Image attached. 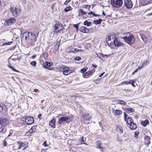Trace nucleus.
<instances>
[{"mask_svg":"<svg viewBox=\"0 0 152 152\" xmlns=\"http://www.w3.org/2000/svg\"><path fill=\"white\" fill-rule=\"evenodd\" d=\"M23 35L25 36V40L28 44L29 46H34L36 41V37L34 33L26 32L23 34Z\"/></svg>","mask_w":152,"mask_h":152,"instance_id":"obj_1","label":"nucleus"},{"mask_svg":"<svg viewBox=\"0 0 152 152\" xmlns=\"http://www.w3.org/2000/svg\"><path fill=\"white\" fill-rule=\"evenodd\" d=\"M124 41L129 44H132L134 42V38L133 35L130 33H128L124 37Z\"/></svg>","mask_w":152,"mask_h":152,"instance_id":"obj_2","label":"nucleus"},{"mask_svg":"<svg viewBox=\"0 0 152 152\" xmlns=\"http://www.w3.org/2000/svg\"><path fill=\"white\" fill-rule=\"evenodd\" d=\"M111 4L114 7H121L123 3V0H111Z\"/></svg>","mask_w":152,"mask_h":152,"instance_id":"obj_3","label":"nucleus"},{"mask_svg":"<svg viewBox=\"0 0 152 152\" xmlns=\"http://www.w3.org/2000/svg\"><path fill=\"white\" fill-rule=\"evenodd\" d=\"M122 39V37H118L113 40V43L114 45L116 46H122L123 43L121 41V39Z\"/></svg>","mask_w":152,"mask_h":152,"instance_id":"obj_4","label":"nucleus"},{"mask_svg":"<svg viewBox=\"0 0 152 152\" xmlns=\"http://www.w3.org/2000/svg\"><path fill=\"white\" fill-rule=\"evenodd\" d=\"M64 28L63 25L60 24H56L54 27V32L58 33L62 30Z\"/></svg>","mask_w":152,"mask_h":152,"instance_id":"obj_5","label":"nucleus"},{"mask_svg":"<svg viewBox=\"0 0 152 152\" xmlns=\"http://www.w3.org/2000/svg\"><path fill=\"white\" fill-rule=\"evenodd\" d=\"M10 11L12 13L13 15L15 17H17L20 12V10L15 7H11Z\"/></svg>","mask_w":152,"mask_h":152,"instance_id":"obj_6","label":"nucleus"},{"mask_svg":"<svg viewBox=\"0 0 152 152\" xmlns=\"http://www.w3.org/2000/svg\"><path fill=\"white\" fill-rule=\"evenodd\" d=\"M71 121L70 117L67 116L63 117L60 118L59 119L58 123L61 124L62 122L64 121H66V122H69Z\"/></svg>","mask_w":152,"mask_h":152,"instance_id":"obj_7","label":"nucleus"},{"mask_svg":"<svg viewBox=\"0 0 152 152\" xmlns=\"http://www.w3.org/2000/svg\"><path fill=\"white\" fill-rule=\"evenodd\" d=\"M124 5L128 9L132 8L133 4L131 0H124Z\"/></svg>","mask_w":152,"mask_h":152,"instance_id":"obj_8","label":"nucleus"},{"mask_svg":"<svg viewBox=\"0 0 152 152\" xmlns=\"http://www.w3.org/2000/svg\"><path fill=\"white\" fill-rule=\"evenodd\" d=\"M16 22V20L14 18H11L7 19L5 22L4 24L9 26L14 24Z\"/></svg>","mask_w":152,"mask_h":152,"instance_id":"obj_9","label":"nucleus"},{"mask_svg":"<svg viewBox=\"0 0 152 152\" xmlns=\"http://www.w3.org/2000/svg\"><path fill=\"white\" fill-rule=\"evenodd\" d=\"M0 132H1L3 131L4 128V126H3L2 124L4 125V123H6L8 121L7 119L5 118H0Z\"/></svg>","mask_w":152,"mask_h":152,"instance_id":"obj_10","label":"nucleus"},{"mask_svg":"<svg viewBox=\"0 0 152 152\" xmlns=\"http://www.w3.org/2000/svg\"><path fill=\"white\" fill-rule=\"evenodd\" d=\"M34 118L32 117H28L25 118V122L27 124H31L33 123Z\"/></svg>","mask_w":152,"mask_h":152,"instance_id":"obj_11","label":"nucleus"},{"mask_svg":"<svg viewBox=\"0 0 152 152\" xmlns=\"http://www.w3.org/2000/svg\"><path fill=\"white\" fill-rule=\"evenodd\" d=\"M96 148L100 149L101 151H102L104 149V148L102 145L101 141L98 140L96 142Z\"/></svg>","mask_w":152,"mask_h":152,"instance_id":"obj_12","label":"nucleus"},{"mask_svg":"<svg viewBox=\"0 0 152 152\" xmlns=\"http://www.w3.org/2000/svg\"><path fill=\"white\" fill-rule=\"evenodd\" d=\"M113 113L115 115H121L122 113V111L118 110H115L113 108L112 110Z\"/></svg>","mask_w":152,"mask_h":152,"instance_id":"obj_13","label":"nucleus"},{"mask_svg":"<svg viewBox=\"0 0 152 152\" xmlns=\"http://www.w3.org/2000/svg\"><path fill=\"white\" fill-rule=\"evenodd\" d=\"M79 31L81 32L84 33H88L89 31L88 29L87 28L84 26H81L80 28Z\"/></svg>","mask_w":152,"mask_h":152,"instance_id":"obj_14","label":"nucleus"},{"mask_svg":"<svg viewBox=\"0 0 152 152\" xmlns=\"http://www.w3.org/2000/svg\"><path fill=\"white\" fill-rule=\"evenodd\" d=\"M82 116L86 120L90 121L91 119V117L89 115V114L86 113H82Z\"/></svg>","mask_w":152,"mask_h":152,"instance_id":"obj_15","label":"nucleus"},{"mask_svg":"<svg viewBox=\"0 0 152 152\" xmlns=\"http://www.w3.org/2000/svg\"><path fill=\"white\" fill-rule=\"evenodd\" d=\"M10 62L14 64L19 63V61L18 58H14L12 56L10 57Z\"/></svg>","mask_w":152,"mask_h":152,"instance_id":"obj_16","label":"nucleus"},{"mask_svg":"<svg viewBox=\"0 0 152 152\" xmlns=\"http://www.w3.org/2000/svg\"><path fill=\"white\" fill-rule=\"evenodd\" d=\"M94 68L91 71H89L87 72L86 73L84 74V76H83L84 77L87 78L88 77L90 74L93 73L95 71V70H94Z\"/></svg>","mask_w":152,"mask_h":152,"instance_id":"obj_17","label":"nucleus"},{"mask_svg":"<svg viewBox=\"0 0 152 152\" xmlns=\"http://www.w3.org/2000/svg\"><path fill=\"white\" fill-rule=\"evenodd\" d=\"M56 122V119L53 118L50 122L49 125L52 126L53 128L55 127V123Z\"/></svg>","mask_w":152,"mask_h":152,"instance_id":"obj_18","label":"nucleus"},{"mask_svg":"<svg viewBox=\"0 0 152 152\" xmlns=\"http://www.w3.org/2000/svg\"><path fill=\"white\" fill-rule=\"evenodd\" d=\"M129 126L131 129L134 130L137 128V125L136 124L134 123H131L129 125Z\"/></svg>","mask_w":152,"mask_h":152,"instance_id":"obj_19","label":"nucleus"},{"mask_svg":"<svg viewBox=\"0 0 152 152\" xmlns=\"http://www.w3.org/2000/svg\"><path fill=\"white\" fill-rule=\"evenodd\" d=\"M36 126H33L29 130V132L30 133H33L36 130Z\"/></svg>","mask_w":152,"mask_h":152,"instance_id":"obj_20","label":"nucleus"},{"mask_svg":"<svg viewBox=\"0 0 152 152\" xmlns=\"http://www.w3.org/2000/svg\"><path fill=\"white\" fill-rule=\"evenodd\" d=\"M149 123V122L148 119H146L144 121H141V124L144 127H145Z\"/></svg>","mask_w":152,"mask_h":152,"instance_id":"obj_21","label":"nucleus"},{"mask_svg":"<svg viewBox=\"0 0 152 152\" xmlns=\"http://www.w3.org/2000/svg\"><path fill=\"white\" fill-rule=\"evenodd\" d=\"M48 56V54L47 53L45 52L42 53V54L40 56V58H41L43 57L44 59L46 60Z\"/></svg>","mask_w":152,"mask_h":152,"instance_id":"obj_22","label":"nucleus"},{"mask_svg":"<svg viewBox=\"0 0 152 152\" xmlns=\"http://www.w3.org/2000/svg\"><path fill=\"white\" fill-rule=\"evenodd\" d=\"M63 73L64 75H66L70 74L71 71L69 70V68H68L67 69L64 70Z\"/></svg>","mask_w":152,"mask_h":152,"instance_id":"obj_23","label":"nucleus"},{"mask_svg":"<svg viewBox=\"0 0 152 152\" xmlns=\"http://www.w3.org/2000/svg\"><path fill=\"white\" fill-rule=\"evenodd\" d=\"M115 34H113L112 35H111L109 36L107 38L106 40H114V38H115Z\"/></svg>","mask_w":152,"mask_h":152,"instance_id":"obj_24","label":"nucleus"},{"mask_svg":"<svg viewBox=\"0 0 152 152\" xmlns=\"http://www.w3.org/2000/svg\"><path fill=\"white\" fill-rule=\"evenodd\" d=\"M102 20L100 19L99 20H94L93 23L96 24H99L101 23Z\"/></svg>","mask_w":152,"mask_h":152,"instance_id":"obj_25","label":"nucleus"},{"mask_svg":"<svg viewBox=\"0 0 152 152\" xmlns=\"http://www.w3.org/2000/svg\"><path fill=\"white\" fill-rule=\"evenodd\" d=\"M127 124L129 125L131 123H133V120L131 117H129L127 118V121H126Z\"/></svg>","mask_w":152,"mask_h":152,"instance_id":"obj_26","label":"nucleus"},{"mask_svg":"<svg viewBox=\"0 0 152 152\" xmlns=\"http://www.w3.org/2000/svg\"><path fill=\"white\" fill-rule=\"evenodd\" d=\"M126 111L128 113H130L134 111V110L132 108H126L125 109Z\"/></svg>","mask_w":152,"mask_h":152,"instance_id":"obj_27","label":"nucleus"},{"mask_svg":"<svg viewBox=\"0 0 152 152\" xmlns=\"http://www.w3.org/2000/svg\"><path fill=\"white\" fill-rule=\"evenodd\" d=\"M79 14L81 15H84L87 14V12H84L83 10L80 9L78 11Z\"/></svg>","mask_w":152,"mask_h":152,"instance_id":"obj_28","label":"nucleus"},{"mask_svg":"<svg viewBox=\"0 0 152 152\" xmlns=\"http://www.w3.org/2000/svg\"><path fill=\"white\" fill-rule=\"evenodd\" d=\"M116 131L119 132L120 134H122L123 132V130L121 127L118 126L116 129Z\"/></svg>","mask_w":152,"mask_h":152,"instance_id":"obj_29","label":"nucleus"},{"mask_svg":"<svg viewBox=\"0 0 152 152\" xmlns=\"http://www.w3.org/2000/svg\"><path fill=\"white\" fill-rule=\"evenodd\" d=\"M83 24L85 26H89L91 25L92 23L91 22H88L87 20H86L84 22Z\"/></svg>","mask_w":152,"mask_h":152,"instance_id":"obj_30","label":"nucleus"},{"mask_svg":"<svg viewBox=\"0 0 152 152\" xmlns=\"http://www.w3.org/2000/svg\"><path fill=\"white\" fill-rule=\"evenodd\" d=\"M45 65L44 66V67L45 68H47L48 67L51 66V63L50 62H48L47 61H45Z\"/></svg>","mask_w":152,"mask_h":152,"instance_id":"obj_31","label":"nucleus"},{"mask_svg":"<svg viewBox=\"0 0 152 152\" xmlns=\"http://www.w3.org/2000/svg\"><path fill=\"white\" fill-rule=\"evenodd\" d=\"M142 39L144 42H146L147 41V38L144 35H140Z\"/></svg>","mask_w":152,"mask_h":152,"instance_id":"obj_32","label":"nucleus"},{"mask_svg":"<svg viewBox=\"0 0 152 152\" xmlns=\"http://www.w3.org/2000/svg\"><path fill=\"white\" fill-rule=\"evenodd\" d=\"M118 102L119 103L122 105H125L126 104V103L125 102L122 100H118L117 102Z\"/></svg>","mask_w":152,"mask_h":152,"instance_id":"obj_33","label":"nucleus"},{"mask_svg":"<svg viewBox=\"0 0 152 152\" xmlns=\"http://www.w3.org/2000/svg\"><path fill=\"white\" fill-rule=\"evenodd\" d=\"M72 8L70 6L67 7L65 9H64V11L66 12H68L69 11L71 10L72 9Z\"/></svg>","mask_w":152,"mask_h":152,"instance_id":"obj_34","label":"nucleus"},{"mask_svg":"<svg viewBox=\"0 0 152 152\" xmlns=\"http://www.w3.org/2000/svg\"><path fill=\"white\" fill-rule=\"evenodd\" d=\"M25 146V145L23 142H21L18 148V149H20L22 147H24Z\"/></svg>","mask_w":152,"mask_h":152,"instance_id":"obj_35","label":"nucleus"},{"mask_svg":"<svg viewBox=\"0 0 152 152\" xmlns=\"http://www.w3.org/2000/svg\"><path fill=\"white\" fill-rule=\"evenodd\" d=\"M72 52L73 53H74V52H83V50H79L77 48H75L74 49V50H72Z\"/></svg>","mask_w":152,"mask_h":152,"instance_id":"obj_36","label":"nucleus"},{"mask_svg":"<svg viewBox=\"0 0 152 152\" xmlns=\"http://www.w3.org/2000/svg\"><path fill=\"white\" fill-rule=\"evenodd\" d=\"M132 83H135V81L134 80H130L129 81H125L124 83L126 85H127L128 84H130Z\"/></svg>","mask_w":152,"mask_h":152,"instance_id":"obj_37","label":"nucleus"},{"mask_svg":"<svg viewBox=\"0 0 152 152\" xmlns=\"http://www.w3.org/2000/svg\"><path fill=\"white\" fill-rule=\"evenodd\" d=\"M91 15H94V16H95V17H96V16H98L99 15H97V14H94L92 11H91V12H89L88 13V15L89 16H91Z\"/></svg>","mask_w":152,"mask_h":152,"instance_id":"obj_38","label":"nucleus"},{"mask_svg":"<svg viewBox=\"0 0 152 152\" xmlns=\"http://www.w3.org/2000/svg\"><path fill=\"white\" fill-rule=\"evenodd\" d=\"M84 137H81L80 138V144H86L85 143L84 141L83 140Z\"/></svg>","mask_w":152,"mask_h":152,"instance_id":"obj_39","label":"nucleus"},{"mask_svg":"<svg viewBox=\"0 0 152 152\" xmlns=\"http://www.w3.org/2000/svg\"><path fill=\"white\" fill-rule=\"evenodd\" d=\"M145 139L147 141H150L151 138L149 136L146 135L145 137Z\"/></svg>","mask_w":152,"mask_h":152,"instance_id":"obj_40","label":"nucleus"},{"mask_svg":"<svg viewBox=\"0 0 152 152\" xmlns=\"http://www.w3.org/2000/svg\"><path fill=\"white\" fill-rule=\"evenodd\" d=\"M37 63L36 61H33L30 63V64L33 66H35L36 65Z\"/></svg>","mask_w":152,"mask_h":152,"instance_id":"obj_41","label":"nucleus"},{"mask_svg":"<svg viewBox=\"0 0 152 152\" xmlns=\"http://www.w3.org/2000/svg\"><path fill=\"white\" fill-rule=\"evenodd\" d=\"M87 67H85L83 69H81L80 71L81 73H84L87 70Z\"/></svg>","mask_w":152,"mask_h":152,"instance_id":"obj_42","label":"nucleus"},{"mask_svg":"<svg viewBox=\"0 0 152 152\" xmlns=\"http://www.w3.org/2000/svg\"><path fill=\"white\" fill-rule=\"evenodd\" d=\"M107 41L108 44V45L109 46V45L110 46L111 45H112L113 43V41H112V40L111 41V40H107Z\"/></svg>","mask_w":152,"mask_h":152,"instance_id":"obj_43","label":"nucleus"},{"mask_svg":"<svg viewBox=\"0 0 152 152\" xmlns=\"http://www.w3.org/2000/svg\"><path fill=\"white\" fill-rule=\"evenodd\" d=\"M12 42H7L4 43L2 45V46H4L6 45H10L12 44Z\"/></svg>","mask_w":152,"mask_h":152,"instance_id":"obj_44","label":"nucleus"},{"mask_svg":"<svg viewBox=\"0 0 152 152\" xmlns=\"http://www.w3.org/2000/svg\"><path fill=\"white\" fill-rule=\"evenodd\" d=\"M81 59V58L79 56H77L76 57L74 58V60L76 61H80V60Z\"/></svg>","mask_w":152,"mask_h":152,"instance_id":"obj_45","label":"nucleus"},{"mask_svg":"<svg viewBox=\"0 0 152 152\" xmlns=\"http://www.w3.org/2000/svg\"><path fill=\"white\" fill-rule=\"evenodd\" d=\"M139 134V132L138 131L134 133V137H137L138 136Z\"/></svg>","mask_w":152,"mask_h":152,"instance_id":"obj_46","label":"nucleus"},{"mask_svg":"<svg viewBox=\"0 0 152 152\" xmlns=\"http://www.w3.org/2000/svg\"><path fill=\"white\" fill-rule=\"evenodd\" d=\"M124 114L125 121H126V118L127 116V114L126 113L124 112Z\"/></svg>","mask_w":152,"mask_h":152,"instance_id":"obj_47","label":"nucleus"},{"mask_svg":"<svg viewBox=\"0 0 152 152\" xmlns=\"http://www.w3.org/2000/svg\"><path fill=\"white\" fill-rule=\"evenodd\" d=\"M84 7L85 8L87 9L88 8V9H89L90 8L91 6L89 5H85L84 6Z\"/></svg>","mask_w":152,"mask_h":152,"instance_id":"obj_48","label":"nucleus"},{"mask_svg":"<svg viewBox=\"0 0 152 152\" xmlns=\"http://www.w3.org/2000/svg\"><path fill=\"white\" fill-rule=\"evenodd\" d=\"M79 24H80V23H79L77 24H73V26H74L76 28H78V27L79 26Z\"/></svg>","mask_w":152,"mask_h":152,"instance_id":"obj_49","label":"nucleus"},{"mask_svg":"<svg viewBox=\"0 0 152 152\" xmlns=\"http://www.w3.org/2000/svg\"><path fill=\"white\" fill-rule=\"evenodd\" d=\"M99 55H101L102 57H107L108 56V55H107L103 54L101 53H99Z\"/></svg>","mask_w":152,"mask_h":152,"instance_id":"obj_50","label":"nucleus"},{"mask_svg":"<svg viewBox=\"0 0 152 152\" xmlns=\"http://www.w3.org/2000/svg\"><path fill=\"white\" fill-rule=\"evenodd\" d=\"M71 0H66L64 4L65 5H66L68 3H69Z\"/></svg>","mask_w":152,"mask_h":152,"instance_id":"obj_51","label":"nucleus"},{"mask_svg":"<svg viewBox=\"0 0 152 152\" xmlns=\"http://www.w3.org/2000/svg\"><path fill=\"white\" fill-rule=\"evenodd\" d=\"M43 145L45 147L48 146L46 141H45L43 144Z\"/></svg>","mask_w":152,"mask_h":152,"instance_id":"obj_52","label":"nucleus"},{"mask_svg":"<svg viewBox=\"0 0 152 152\" xmlns=\"http://www.w3.org/2000/svg\"><path fill=\"white\" fill-rule=\"evenodd\" d=\"M7 145V142L5 140H4L3 142V145L4 146H6Z\"/></svg>","mask_w":152,"mask_h":152,"instance_id":"obj_53","label":"nucleus"},{"mask_svg":"<svg viewBox=\"0 0 152 152\" xmlns=\"http://www.w3.org/2000/svg\"><path fill=\"white\" fill-rule=\"evenodd\" d=\"M3 109L2 107L0 104V113H1L3 111Z\"/></svg>","mask_w":152,"mask_h":152,"instance_id":"obj_54","label":"nucleus"},{"mask_svg":"<svg viewBox=\"0 0 152 152\" xmlns=\"http://www.w3.org/2000/svg\"><path fill=\"white\" fill-rule=\"evenodd\" d=\"M147 142H146V144L147 145V146H148L151 143V142L150 141H147Z\"/></svg>","mask_w":152,"mask_h":152,"instance_id":"obj_55","label":"nucleus"},{"mask_svg":"<svg viewBox=\"0 0 152 152\" xmlns=\"http://www.w3.org/2000/svg\"><path fill=\"white\" fill-rule=\"evenodd\" d=\"M36 56H37V55H33V56L31 57V58H32V59H34V58H36Z\"/></svg>","mask_w":152,"mask_h":152,"instance_id":"obj_56","label":"nucleus"},{"mask_svg":"<svg viewBox=\"0 0 152 152\" xmlns=\"http://www.w3.org/2000/svg\"><path fill=\"white\" fill-rule=\"evenodd\" d=\"M104 72H103V73H101V74H100L99 75V77H101L104 74Z\"/></svg>","mask_w":152,"mask_h":152,"instance_id":"obj_57","label":"nucleus"},{"mask_svg":"<svg viewBox=\"0 0 152 152\" xmlns=\"http://www.w3.org/2000/svg\"><path fill=\"white\" fill-rule=\"evenodd\" d=\"M134 83H131L132 84V85L134 87H135V85L134 84Z\"/></svg>","mask_w":152,"mask_h":152,"instance_id":"obj_58","label":"nucleus"},{"mask_svg":"<svg viewBox=\"0 0 152 152\" xmlns=\"http://www.w3.org/2000/svg\"><path fill=\"white\" fill-rule=\"evenodd\" d=\"M97 56L98 57H99V58H102V56L101 55H99V54H97Z\"/></svg>","mask_w":152,"mask_h":152,"instance_id":"obj_59","label":"nucleus"},{"mask_svg":"<svg viewBox=\"0 0 152 152\" xmlns=\"http://www.w3.org/2000/svg\"><path fill=\"white\" fill-rule=\"evenodd\" d=\"M137 71V69L135 70L132 73V75H133Z\"/></svg>","mask_w":152,"mask_h":152,"instance_id":"obj_60","label":"nucleus"},{"mask_svg":"<svg viewBox=\"0 0 152 152\" xmlns=\"http://www.w3.org/2000/svg\"><path fill=\"white\" fill-rule=\"evenodd\" d=\"M42 115L41 114H39L38 115V117L39 118H41V117L42 116Z\"/></svg>","mask_w":152,"mask_h":152,"instance_id":"obj_61","label":"nucleus"},{"mask_svg":"<svg viewBox=\"0 0 152 152\" xmlns=\"http://www.w3.org/2000/svg\"><path fill=\"white\" fill-rule=\"evenodd\" d=\"M38 90L37 89H35L34 90V92H37L38 91Z\"/></svg>","mask_w":152,"mask_h":152,"instance_id":"obj_62","label":"nucleus"},{"mask_svg":"<svg viewBox=\"0 0 152 152\" xmlns=\"http://www.w3.org/2000/svg\"><path fill=\"white\" fill-rule=\"evenodd\" d=\"M21 142L20 141H18L17 142V144L18 145H20Z\"/></svg>","mask_w":152,"mask_h":152,"instance_id":"obj_63","label":"nucleus"},{"mask_svg":"<svg viewBox=\"0 0 152 152\" xmlns=\"http://www.w3.org/2000/svg\"><path fill=\"white\" fill-rule=\"evenodd\" d=\"M41 152H45V150L44 149H42L41 150Z\"/></svg>","mask_w":152,"mask_h":152,"instance_id":"obj_64","label":"nucleus"}]
</instances>
